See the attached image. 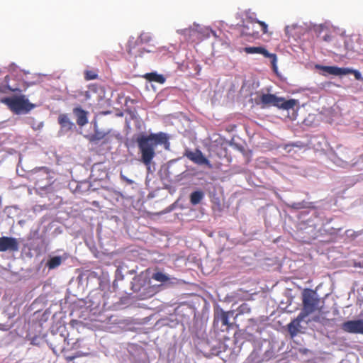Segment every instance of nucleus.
Instances as JSON below:
<instances>
[{
	"instance_id": "obj_1",
	"label": "nucleus",
	"mask_w": 363,
	"mask_h": 363,
	"mask_svg": "<svg viewBox=\"0 0 363 363\" xmlns=\"http://www.w3.org/2000/svg\"><path fill=\"white\" fill-rule=\"evenodd\" d=\"M135 142L140 155V161L150 171L152 160L156 156L157 147L159 145L168 144V137L163 132L149 135L140 133L137 135Z\"/></svg>"
},
{
	"instance_id": "obj_2",
	"label": "nucleus",
	"mask_w": 363,
	"mask_h": 363,
	"mask_svg": "<svg viewBox=\"0 0 363 363\" xmlns=\"http://www.w3.org/2000/svg\"><path fill=\"white\" fill-rule=\"evenodd\" d=\"M303 309L298 315L296 320L298 323L303 320L308 315L315 311L320 312L323 306H320V300L317 293L311 289H306L302 293Z\"/></svg>"
},
{
	"instance_id": "obj_3",
	"label": "nucleus",
	"mask_w": 363,
	"mask_h": 363,
	"mask_svg": "<svg viewBox=\"0 0 363 363\" xmlns=\"http://www.w3.org/2000/svg\"><path fill=\"white\" fill-rule=\"evenodd\" d=\"M1 102L9 108L14 114H26L36 106L30 102L26 95L19 94L2 98Z\"/></svg>"
},
{
	"instance_id": "obj_4",
	"label": "nucleus",
	"mask_w": 363,
	"mask_h": 363,
	"mask_svg": "<svg viewBox=\"0 0 363 363\" xmlns=\"http://www.w3.org/2000/svg\"><path fill=\"white\" fill-rule=\"evenodd\" d=\"M259 101L263 106H273L284 110L294 109L298 104V101L296 99L286 100L284 97H278L272 94H262L259 97Z\"/></svg>"
},
{
	"instance_id": "obj_5",
	"label": "nucleus",
	"mask_w": 363,
	"mask_h": 363,
	"mask_svg": "<svg viewBox=\"0 0 363 363\" xmlns=\"http://www.w3.org/2000/svg\"><path fill=\"white\" fill-rule=\"evenodd\" d=\"M360 40V38L356 35L347 36L344 40L345 52L337 50L338 52L337 54L340 56H345L347 52L350 51L360 53L363 51V48H361Z\"/></svg>"
},
{
	"instance_id": "obj_6",
	"label": "nucleus",
	"mask_w": 363,
	"mask_h": 363,
	"mask_svg": "<svg viewBox=\"0 0 363 363\" xmlns=\"http://www.w3.org/2000/svg\"><path fill=\"white\" fill-rule=\"evenodd\" d=\"M184 156L198 165H206L208 169H213V167L211 162L199 149H196L195 151L187 150L184 152Z\"/></svg>"
},
{
	"instance_id": "obj_7",
	"label": "nucleus",
	"mask_w": 363,
	"mask_h": 363,
	"mask_svg": "<svg viewBox=\"0 0 363 363\" xmlns=\"http://www.w3.org/2000/svg\"><path fill=\"white\" fill-rule=\"evenodd\" d=\"M184 156L198 165H206L208 169H213V167L211 162L199 149H196L195 151L187 150L184 152Z\"/></svg>"
},
{
	"instance_id": "obj_8",
	"label": "nucleus",
	"mask_w": 363,
	"mask_h": 363,
	"mask_svg": "<svg viewBox=\"0 0 363 363\" xmlns=\"http://www.w3.org/2000/svg\"><path fill=\"white\" fill-rule=\"evenodd\" d=\"M19 250V243L16 238L13 237H0V252H17Z\"/></svg>"
},
{
	"instance_id": "obj_9",
	"label": "nucleus",
	"mask_w": 363,
	"mask_h": 363,
	"mask_svg": "<svg viewBox=\"0 0 363 363\" xmlns=\"http://www.w3.org/2000/svg\"><path fill=\"white\" fill-rule=\"evenodd\" d=\"M342 329L346 333L363 335V320L345 321L342 324Z\"/></svg>"
},
{
	"instance_id": "obj_10",
	"label": "nucleus",
	"mask_w": 363,
	"mask_h": 363,
	"mask_svg": "<svg viewBox=\"0 0 363 363\" xmlns=\"http://www.w3.org/2000/svg\"><path fill=\"white\" fill-rule=\"evenodd\" d=\"M243 51L247 54H260L265 57L271 59L272 64L274 67L276 66L277 55L275 54L269 53L264 47H245Z\"/></svg>"
},
{
	"instance_id": "obj_11",
	"label": "nucleus",
	"mask_w": 363,
	"mask_h": 363,
	"mask_svg": "<svg viewBox=\"0 0 363 363\" xmlns=\"http://www.w3.org/2000/svg\"><path fill=\"white\" fill-rule=\"evenodd\" d=\"M73 113L76 117V121L78 125L84 126L88 123V112L82 109L80 106L74 108Z\"/></svg>"
},
{
	"instance_id": "obj_12",
	"label": "nucleus",
	"mask_w": 363,
	"mask_h": 363,
	"mask_svg": "<svg viewBox=\"0 0 363 363\" xmlns=\"http://www.w3.org/2000/svg\"><path fill=\"white\" fill-rule=\"evenodd\" d=\"M346 67H338L337 66H322L321 69L328 74L334 76L346 75L348 71L345 70Z\"/></svg>"
},
{
	"instance_id": "obj_13",
	"label": "nucleus",
	"mask_w": 363,
	"mask_h": 363,
	"mask_svg": "<svg viewBox=\"0 0 363 363\" xmlns=\"http://www.w3.org/2000/svg\"><path fill=\"white\" fill-rule=\"evenodd\" d=\"M233 315V311H223L220 310V312H218L215 315V320L220 321L223 325L226 326L227 328L230 327V323H229V315Z\"/></svg>"
},
{
	"instance_id": "obj_14",
	"label": "nucleus",
	"mask_w": 363,
	"mask_h": 363,
	"mask_svg": "<svg viewBox=\"0 0 363 363\" xmlns=\"http://www.w3.org/2000/svg\"><path fill=\"white\" fill-rule=\"evenodd\" d=\"M146 283L147 279L142 275L135 277L131 282L133 291L139 292L143 286L146 285Z\"/></svg>"
},
{
	"instance_id": "obj_15",
	"label": "nucleus",
	"mask_w": 363,
	"mask_h": 363,
	"mask_svg": "<svg viewBox=\"0 0 363 363\" xmlns=\"http://www.w3.org/2000/svg\"><path fill=\"white\" fill-rule=\"evenodd\" d=\"M240 34L242 36H249L254 39H258L259 38L258 31H255L252 28L251 29L249 26L244 24L241 26Z\"/></svg>"
},
{
	"instance_id": "obj_16",
	"label": "nucleus",
	"mask_w": 363,
	"mask_h": 363,
	"mask_svg": "<svg viewBox=\"0 0 363 363\" xmlns=\"http://www.w3.org/2000/svg\"><path fill=\"white\" fill-rule=\"evenodd\" d=\"M58 123L61 127L66 130H71L74 126V123L69 120L67 114H60L58 117Z\"/></svg>"
},
{
	"instance_id": "obj_17",
	"label": "nucleus",
	"mask_w": 363,
	"mask_h": 363,
	"mask_svg": "<svg viewBox=\"0 0 363 363\" xmlns=\"http://www.w3.org/2000/svg\"><path fill=\"white\" fill-rule=\"evenodd\" d=\"M145 78L150 82H155L160 84H163L165 82V78L162 74H158L156 72L147 73Z\"/></svg>"
},
{
	"instance_id": "obj_18",
	"label": "nucleus",
	"mask_w": 363,
	"mask_h": 363,
	"mask_svg": "<svg viewBox=\"0 0 363 363\" xmlns=\"http://www.w3.org/2000/svg\"><path fill=\"white\" fill-rule=\"evenodd\" d=\"M107 133L99 131L98 130H95L94 133L90 135H88L86 138L89 140L91 143H97L104 138H105Z\"/></svg>"
},
{
	"instance_id": "obj_19",
	"label": "nucleus",
	"mask_w": 363,
	"mask_h": 363,
	"mask_svg": "<svg viewBox=\"0 0 363 363\" xmlns=\"http://www.w3.org/2000/svg\"><path fill=\"white\" fill-rule=\"evenodd\" d=\"M203 198V193L200 191H196L190 195V202L192 205L199 204Z\"/></svg>"
},
{
	"instance_id": "obj_20",
	"label": "nucleus",
	"mask_w": 363,
	"mask_h": 363,
	"mask_svg": "<svg viewBox=\"0 0 363 363\" xmlns=\"http://www.w3.org/2000/svg\"><path fill=\"white\" fill-rule=\"evenodd\" d=\"M62 263V258L60 256H55L51 257L48 262H47V267L50 269H53L57 267H59Z\"/></svg>"
},
{
	"instance_id": "obj_21",
	"label": "nucleus",
	"mask_w": 363,
	"mask_h": 363,
	"mask_svg": "<svg viewBox=\"0 0 363 363\" xmlns=\"http://www.w3.org/2000/svg\"><path fill=\"white\" fill-rule=\"evenodd\" d=\"M28 86V84H27L24 82L22 84L21 86H20V85L12 86L9 84H7L6 86H5V89L9 90L11 92L21 93L23 91L22 88H23V89L26 90Z\"/></svg>"
},
{
	"instance_id": "obj_22",
	"label": "nucleus",
	"mask_w": 363,
	"mask_h": 363,
	"mask_svg": "<svg viewBox=\"0 0 363 363\" xmlns=\"http://www.w3.org/2000/svg\"><path fill=\"white\" fill-rule=\"evenodd\" d=\"M152 278L159 282L164 283L169 280V277L161 272H157L152 274Z\"/></svg>"
},
{
	"instance_id": "obj_23",
	"label": "nucleus",
	"mask_w": 363,
	"mask_h": 363,
	"mask_svg": "<svg viewBox=\"0 0 363 363\" xmlns=\"http://www.w3.org/2000/svg\"><path fill=\"white\" fill-rule=\"evenodd\" d=\"M299 324L298 321L296 320H293L291 323L289 324V331L291 335V337L295 336L298 333L297 325Z\"/></svg>"
},
{
	"instance_id": "obj_24",
	"label": "nucleus",
	"mask_w": 363,
	"mask_h": 363,
	"mask_svg": "<svg viewBox=\"0 0 363 363\" xmlns=\"http://www.w3.org/2000/svg\"><path fill=\"white\" fill-rule=\"evenodd\" d=\"M345 70L348 71V72H347V74H352L357 80H363L362 74L358 70L353 69L349 67H346Z\"/></svg>"
},
{
	"instance_id": "obj_25",
	"label": "nucleus",
	"mask_w": 363,
	"mask_h": 363,
	"mask_svg": "<svg viewBox=\"0 0 363 363\" xmlns=\"http://www.w3.org/2000/svg\"><path fill=\"white\" fill-rule=\"evenodd\" d=\"M98 77V74L93 70H86L84 73V78L86 80L96 79Z\"/></svg>"
},
{
	"instance_id": "obj_26",
	"label": "nucleus",
	"mask_w": 363,
	"mask_h": 363,
	"mask_svg": "<svg viewBox=\"0 0 363 363\" xmlns=\"http://www.w3.org/2000/svg\"><path fill=\"white\" fill-rule=\"evenodd\" d=\"M255 16L256 14L250 11H246V19L251 23H256L258 19L256 18Z\"/></svg>"
},
{
	"instance_id": "obj_27",
	"label": "nucleus",
	"mask_w": 363,
	"mask_h": 363,
	"mask_svg": "<svg viewBox=\"0 0 363 363\" xmlns=\"http://www.w3.org/2000/svg\"><path fill=\"white\" fill-rule=\"evenodd\" d=\"M151 38L148 33H143L140 34L138 40L140 43H148L150 40Z\"/></svg>"
},
{
	"instance_id": "obj_28",
	"label": "nucleus",
	"mask_w": 363,
	"mask_h": 363,
	"mask_svg": "<svg viewBox=\"0 0 363 363\" xmlns=\"http://www.w3.org/2000/svg\"><path fill=\"white\" fill-rule=\"evenodd\" d=\"M290 207L294 209H302L306 207L305 202H298V203H293L291 205H290Z\"/></svg>"
},
{
	"instance_id": "obj_29",
	"label": "nucleus",
	"mask_w": 363,
	"mask_h": 363,
	"mask_svg": "<svg viewBox=\"0 0 363 363\" xmlns=\"http://www.w3.org/2000/svg\"><path fill=\"white\" fill-rule=\"evenodd\" d=\"M256 23H258L260 26L261 30H262V33L264 34L267 33V32H268V26L264 21H261L257 20Z\"/></svg>"
},
{
	"instance_id": "obj_30",
	"label": "nucleus",
	"mask_w": 363,
	"mask_h": 363,
	"mask_svg": "<svg viewBox=\"0 0 363 363\" xmlns=\"http://www.w3.org/2000/svg\"><path fill=\"white\" fill-rule=\"evenodd\" d=\"M238 310L240 313H249L250 311V308L248 307L247 303H242L240 305Z\"/></svg>"
},
{
	"instance_id": "obj_31",
	"label": "nucleus",
	"mask_w": 363,
	"mask_h": 363,
	"mask_svg": "<svg viewBox=\"0 0 363 363\" xmlns=\"http://www.w3.org/2000/svg\"><path fill=\"white\" fill-rule=\"evenodd\" d=\"M128 52L130 55H134L135 57H137V55L135 53V52L134 51V47L132 46V43L131 42H129L128 43Z\"/></svg>"
},
{
	"instance_id": "obj_32",
	"label": "nucleus",
	"mask_w": 363,
	"mask_h": 363,
	"mask_svg": "<svg viewBox=\"0 0 363 363\" xmlns=\"http://www.w3.org/2000/svg\"><path fill=\"white\" fill-rule=\"evenodd\" d=\"M82 355H84V354H82V353L77 352V354H76V355H74V356H69V357H66V359H67V361H72V360H73V359H74L76 357H81V356H82Z\"/></svg>"
},
{
	"instance_id": "obj_33",
	"label": "nucleus",
	"mask_w": 363,
	"mask_h": 363,
	"mask_svg": "<svg viewBox=\"0 0 363 363\" xmlns=\"http://www.w3.org/2000/svg\"><path fill=\"white\" fill-rule=\"evenodd\" d=\"M331 38H332V37H331V35H328V34H327V35H324V36H323V40H324L325 41H330V40H331Z\"/></svg>"
},
{
	"instance_id": "obj_34",
	"label": "nucleus",
	"mask_w": 363,
	"mask_h": 363,
	"mask_svg": "<svg viewBox=\"0 0 363 363\" xmlns=\"http://www.w3.org/2000/svg\"><path fill=\"white\" fill-rule=\"evenodd\" d=\"M313 320L316 321V322L318 321L319 320V317L316 316V317L313 318Z\"/></svg>"
}]
</instances>
